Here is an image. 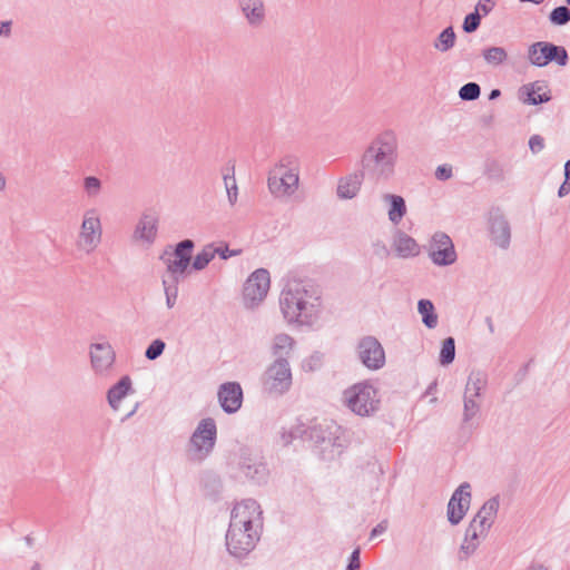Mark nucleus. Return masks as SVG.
<instances>
[{
  "mask_svg": "<svg viewBox=\"0 0 570 570\" xmlns=\"http://www.w3.org/2000/svg\"><path fill=\"white\" fill-rule=\"evenodd\" d=\"M521 2H531L534 4H541L544 0H520Z\"/></svg>",
  "mask_w": 570,
  "mask_h": 570,
  "instance_id": "nucleus-59",
  "label": "nucleus"
},
{
  "mask_svg": "<svg viewBox=\"0 0 570 570\" xmlns=\"http://www.w3.org/2000/svg\"><path fill=\"white\" fill-rule=\"evenodd\" d=\"M238 8L253 28L261 27L265 21L266 9L263 0H238Z\"/></svg>",
  "mask_w": 570,
  "mask_h": 570,
  "instance_id": "nucleus-19",
  "label": "nucleus"
},
{
  "mask_svg": "<svg viewBox=\"0 0 570 570\" xmlns=\"http://www.w3.org/2000/svg\"><path fill=\"white\" fill-rule=\"evenodd\" d=\"M292 385V372L286 357L276 358L264 374V389L271 393L281 395Z\"/></svg>",
  "mask_w": 570,
  "mask_h": 570,
  "instance_id": "nucleus-7",
  "label": "nucleus"
},
{
  "mask_svg": "<svg viewBox=\"0 0 570 570\" xmlns=\"http://www.w3.org/2000/svg\"><path fill=\"white\" fill-rule=\"evenodd\" d=\"M6 188V177L0 173V191Z\"/></svg>",
  "mask_w": 570,
  "mask_h": 570,
  "instance_id": "nucleus-58",
  "label": "nucleus"
},
{
  "mask_svg": "<svg viewBox=\"0 0 570 570\" xmlns=\"http://www.w3.org/2000/svg\"><path fill=\"white\" fill-rule=\"evenodd\" d=\"M568 6H570V0H564Z\"/></svg>",
  "mask_w": 570,
  "mask_h": 570,
  "instance_id": "nucleus-64",
  "label": "nucleus"
},
{
  "mask_svg": "<svg viewBox=\"0 0 570 570\" xmlns=\"http://www.w3.org/2000/svg\"><path fill=\"white\" fill-rule=\"evenodd\" d=\"M357 355L361 363L368 370H380L385 365V352L374 336H364L357 343Z\"/></svg>",
  "mask_w": 570,
  "mask_h": 570,
  "instance_id": "nucleus-12",
  "label": "nucleus"
},
{
  "mask_svg": "<svg viewBox=\"0 0 570 570\" xmlns=\"http://www.w3.org/2000/svg\"><path fill=\"white\" fill-rule=\"evenodd\" d=\"M417 311L422 316L423 324L432 330L438 325V314L435 313V308L433 303L430 299H420L417 303Z\"/></svg>",
  "mask_w": 570,
  "mask_h": 570,
  "instance_id": "nucleus-31",
  "label": "nucleus"
},
{
  "mask_svg": "<svg viewBox=\"0 0 570 570\" xmlns=\"http://www.w3.org/2000/svg\"><path fill=\"white\" fill-rule=\"evenodd\" d=\"M509 169L507 166L495 158H488L484 161V176L495 183H502L507 178Z\"/></svg>",
  "mask_w": 570,
  "mask_h": 570,
  "instance_id": "nucleus-29",
  "label": "nucleus"
},
{
  "mask_svg": "<svg viewBox=\"0 0 570 570\" xmlns=\"http://www.w3.org/2000/svg\"><path fill=\"white\" fill-rule=\"evenodd\" d=\"M455 39L456 35L454 32V29L452 26H449L448 28L442 30L441 33L435 39L434 48L440 50L441 52H446L454 47Z\"/></svg>",
  "mask_w": 570,
  "mask_h": 570,
  "instance_id": "nucleus-34",
  "label": "nucleus"
},
{
  "mask_svg": "<svg viewBox=\"0 0 570 570\" xmlns=\"http://www.w3.org/2000/svg\"><path fill=\"white\" fill-rule=\"evenodd\" d=\"M102 228L101 222L96 209H89L85 213L79 233V245L91 253L101 242Z\"/></svg>",
  "mask_w": 570,
  "mask_h": 570,
  "instance_id": "nucleus-13",
  "label": "nucleus"
},
{
  "mask_svg": "<svg viewBox=\"0 0 570 570\" xmlns=\"http://www.w3.org/2000/svg\"><path fill=\"white\" fill-rule=\"evenodd\" d=\"M542 89L541 86H539V82L531 83L530 86H522L519 90L520 95H525L527 97L523 98V102L532 106H537L540 104L548 102L551 99V96L549 92L539 94V91Z\"/></svg>",
  "mask_w": 570,
  "mask_h": 570,
  "instance_id": "nucleus-27",
  "label": "nucleus"
},
{
  "mask_svg": "<svg viewBox=\"0 0 570 570\" xmlns=\"http://www.w3.org/2000/svg\"><path fill=\"white\" fill-rule=\"evenodd\" d=\"M296 165L293 156H285L271 171L267 184L272 194H292L298 184V174L292 166Z\"/></svg>",
  "mask_w": 570,
  "mask_h": 570,
  "instance_id": "nucleus-5",
  "label": "nucleus"
},
{
  "mask_svg": "<svg viewBox=\"0 0 570 570\" xmlns=\"http://www.w3.org/2000/svg\"><path fill=\"white\" fill-rule=\"evenodd\" d=\"M481 95V87L476 82H468L459 90V97L463 101L476 100Z\"/></svg>",
  "mask_w": 570,
  "mask_h": 570,
  "instance_id": "nucleus-41",
  "label": "nucleus"
},
{
  "mask_svg": "<svg viewBox=\"0 0 570 570\" xmlns=\"http://www.w3.org/2000/svg\"><path fill=\"white\" fill-rule=\"evenodd\" d=\"M294 345V340L287 334H278L274 338L273 344V355L278 357H286L288 356L292 347Z\"/></svg>",
  "mask_w": 570,
  "mask_h": 570,
  "instance_id": "nucleus-33",
  "label": "nucleus"
},
{
  "mask_svg": "<svg viewBox=\"0 0 570 570\" xmlns=\"http://www.w3.org/2000/svg\"><path fill=\"white\" fill-rule=\"evenodd\" d=\"M549 21L553 26H564L570 22V8L567 6H559L551 10Z\"/></svg>",
  "mask_w": 570,
  "mask_h": 570,
  "instance_id": "nucleus-40",
  "label": "nucleus"
},
{
  "mask_svg": "<svg viewBox=\"0 0 570 570\" xmlns=\"http://www.w3.org/2000/svg\"><path fill=\"white\" fill-rule=\"evenodd\" d=\"M217 439L216 422L212 417L203 419L190 436V445L198 459L206 458L214 449Z\"/></svg>",
  "mask_w": 570,
  "mask_h": 570,
  "instance_id": "nucleus-10",
  "label": "nucleus"
},
{
  "mask_svg": "<svg viewBox=\"0 0 570 570\" xmlns=\"http://www.w3.org/2000/svg\"><path fill=\"white\" fill-rule=\"evenodd\" d=\"M130 390L131 379L128 375H125L107 392V400L110 407L117 411L119 409L120 401L128 394Z\"/></svg>",
  "mask_w": 570,
  "mask_h": 570,
  "instance_id": "nucleus-25",
  "label": "nucleus"
},
{
  "mask_svg": "<svg viewBox=\"0 0 570 570\" xmlns=\"http://www.w3.org/2000/svg\"><path fill=\"white\" fill-rule=\"evenodd\" d=\"M488 230L491 242L507 249L511 243V226L500 207H492L488 213Z\"/></svg>",
  "mask_w": 570,
  "mask_h": 570,
  "instance_id": "nucleus-11",
  "label": "nucleus"
},
{
  "mask_svg": "<svg viewBox=\"0 0 570 570\" xmlns=\"http://www.w3.org/2000/svg\"><path fill=\"white\" fill-rule=\"evenodd\" d=\"M216 252L212 244L206 245L190 262V271H203L214 259Z\"/></svg>",
  "mask_w": 570,
  "mask_h": 570,
  "instance_id": "nucleus-32",
  "label": "nucleus"
},
{
  "mask_svg": "<svg viewBox=\"0 0 570 570\" xmlns=\"http://www.w3.org/2000/svg\"><path fill=\"white\" fill-rule=\"evenodd\" d=\"M322 357L320 354L312 355L308 360H306L303 364L304 367H308L309 371H314L321 366Z\"/></svg>",
  "mask_w": 570,
  "mask_h": 570,
  "instance_id": "nucleus-48",
  "label": "nucleus"
},
{
  "mask_svg": "<svg viewBox=\"0 0 570 570\" xmlns=\"http://www.w3.org/2000/svg\"><path fill=\"white\" fill-rule=\"evenodd\" d=\"M494 3L492 4H485L479 2L475 7V10L473 12H470L465 16L462 24V29L466 33H472L476 31L481 24V14L479 11H482L484 16H487L491 10L493 9Z\"/></svg>",
  "mask_w": 570,
  "mask_h": 570,
  "instance_id": "nucleus-26",
  "label": "nucleus"
},
{
  "mask_svg": "<svg viewBox=\"0 0 570 570\" xmlns=\"http://www.w3.org/2000/svg\"><path fill=\"white\" fill-rule=\"evenodd\" d=\"M399 158V140L394 130L385 129L376 135L360 159V169L376 180H387L395 171Z\"/></svg>",
  "mask_w": 570,
  "mask_h": 570,
  "instance_id": "nucleus-1",
  "label": "nucleus"
},
{
  "mask_svg": "<svg viewBox=\"0 0 570 570\" xmlns=\"http://www.w3.org/2000/svg\"><path fill=\"white\" fill-rule=\"evenodd\" d=\"M194 247V240L187 238L177 243L174 252L169 254L168 257H166L167 252L160 256V259L166 264V269L169 275L183 276L188 271Z\"/></svg>",
  "mask_w": 570,
  "mask_h": 570,
  "instance_id": "nucleus-9",
  "label": "nucleus"
},
{
  "mask_svg": "<svg viewBox=\"0 0 570 570\" xmlns=\"http://www.w3.org/2000/svg\"><path fill=\"white\" fill-rule=\"evenodd\" d=\"M165 348L166 343L160 338H156L147 346L145 351V357L149 361H155L161 356Z\"/></svg>",
  "mask_w": 570,
  "mask_h": 570,
  "instance_id": "nucleus-43",
  "label": "nucleus"
},
{
  "mask_svg": "<svg viewBox=\"0 0 570 570\" xmlns=\"http://www.w3.org/2000/svg\"><path fill=\"white\" fill-rule=\"evenodd\" d=\"M570 194V179L564 178L563 183L558 189V196L560 198L566 197Z\"/></svg>",
  "mask_w": 570,
  "mask_h": 570,
  "instance_id": "nucleus-50",
  "label": "nucleus"
},
{
  "mask_svg": "<svg viewBox=\"0 0 570 570\" xmlns=\"http://www.w3.org/2000/svg\"><path fill=\"white\" fill-rule=\"evenodd\" d=\"M429 256L438 266H449L456 262V252L448 234L436 232L432 236Z\"/></svg>",
  "mask_w": 570,
  "mask_h": 570,
  "instance_id": "nucleus-14",
  "label": "nucleus"
},
{
  "mask_svg": "<svg viewBox=\"0 0 570 570\" xmlns=\"http://www.w3.org/2000/svg\"><path fill=\"white\" fill-rule=\"evenodd\" d=\"M564 178L570 179V159L564 164Z\"/></svg>",
  "mask_w": 570,
  "mask_h": 570,
  "instance_id": "nucleus-56",
  "label": "nucleus"
},
{
  "mask_svg": "<svg viewBox=\"0 0 570 570\" xmlns=\"http://www.w3.org/2000/svg\"><path fill=\"white\" fill-rule=\"evenodd\" d=\"M313 295L301 281L289 282L281 293L282 313L289 323H307L315 312Z\"/></svg>",
  "mask_w": 570,
  "mask_h": 570,
  "instance_id": "nucleus-3",
  "label": "nucleus"
},
{
  "mask_svg": "<svg viewBox=\"0 0 570 570\" xmlns=\"http://www.w3.org/2000/svg\"><path fill=\"white\" fill-rule=\"evenodd\" d=\"M283 439H284L285 444H288L294 439V434L292 432H289L288 436H286V434L284 433Z\"/></svg>",
  "mask_w": 570,
  "mask_h": 570,
  "instance_id": "nucleus-57",
  "label": "nucleus"
},
{
  "mask_svg": "<svg viewBox=\"0 0 570 570\" xmlns=\"http://www.w3.org/2000/svg\"><path fill=\"white\" fill-rule=\"evenodd\" d=\"M501 96L500 89H492L489 94V100H494Z\"/></svg>",
  "mask_w": 570,
  "mask_h": 570,
  "instance_id": "nucleus-53",
  "label": "nucleus"
},
{
  "mask_svg": "<svg viewBox=\"0 0 570 570\" xmlns=\"http://www.w3.org/2000/svg\"><path fill=\"white\" fill-rule=\"evenodd\" d=\"M499 497L487 500L472 520L479 525L480 534H487L491 529L499 510Z\"/></svg>",
  "mask_w": 570,
  "mask_h": 570,
  "instance_id": "nucleus-20",
  "label": "nucleus"
},
{
  "mask_svg": "<svg viewBox=\"0 0 570 570\" xmlns=\"http://www.w3.org/2000/svg\"><path fill=\"white\" fill-rule=\"evenodd\" d=\"M360 556H361L360 548L354 549L350 556L346 570H360V568H361Z\"/></svg>",
  "mask_w": 570,
  "mask_h": 570,
  "instance_id": "nucleus-46",
  "label": "nucleus"
},
{
  "mask_svg": "<svg viewBox=\"0 0 570 570\" xmlns=\"http://www.w3.org/2000/svg\"><path fill=\"white\" fill-rule=\"evenodd\" d=\"M482 56L487 63L499 66L507 61L508 53L503 47H489L482 50Z\"/></svg>",
  "mask_w": 570,
  "mask_h": 570,
  "instance_id": "nucleus-36",
  "label": "nucleus"
},
{
  "mask_svg": "<svg viewBox=\"0 0 570 570\" xmlns=\"http://www.w3.org/2000/svg\"><path fill=\"white\" fill-rule=\"evenodd\" d=\"M384 199L390 203L389 219L393 224H399L406 214L404 198L399 195L386 194Z\"/></svg>",
  "mask_w": 570,
  "mask_h": 570,
  "instance_id": "nucleus-30",
  "label": "nucleus"
},
{
  "mask_svg": "<svg viewBox=\"0 0 570 570\" xmlns=\"http://www.w3.org/2000/svg\"><path fill=\"white\" fill-rule=\"evenodd\" d=\"M479 2L485 3V4H492L493 3L491 0H480Z\"/></svg>",
  "mask_w": 570,
  "mask_h": 570,
  "instance_id": "nucleus-63",
  "label": "nucleus"
},
{
  "mask_svg": "<svg viewBox=\"0 0 570 570\" xmlns=\"http://www.w3.org/2000/svg\"><path fill=\"white\" fill-rule=\"evenodd\" d=\"M83 188L88 196H97L101 189V181L95 176H88L83 179Z\"/></svg>",
  "mask_w": 570,
  "mask_h": 570,
  "instance_id": "nucleus-44",
  "label": "nucleus"
},
{
  "mask_svg": "<svg viewBox=\"0 0 570 570\" xmlns=\"http://www.w3.org/2000/svg\"><path fill=\"white\" fill-rule=\"evenodd\" d=\"M529 570H548V568L541 563L533 562L530 564Z\"/></svg>",
  "mask_w": 570,
  "mask_h": 570,
  "instance_id": "nucleus-54",
  "label": "nucleus"
},
{
  "mask_svg": "<svg viewBox=\"0 0 570 570\" xmlns=\"http://www.w3.org/2000/svg\"><path fill=\"white\" fill-rule=\"evenodd\" d=\"M137 407H138V404H136L134 410L126 415V419L130 417L136 412Z\"/></svg>",
  "mask_w": 570,
  "mask_h": 570,
  "instance_id": "nucleus-62",
  "label": "nucleus"
},
{
  "mask_svg": "<svg viewBox=\"0 0 570 570\" xmlns=\"http://www.w3.org/2000/svg\"><path fill=\"white\" fill-rule=\"evenodd\" d=\"M214 250H217L216 255H218L222 259H227L239 253V250H230L227 245L225 247H214Z\"/></svg>",
  "mask_w": 570,
  "mask_h": 570,
  "instance_id": "nucleus-49",
  "label": "nucleus"
},
{
  "mask_svg": "<svg viewBox=\"0 0 570 570\" xmlns=\"http://www.w3.org/2000/svg\"><path fill=\"white\" fill-rule=\"evenodd\" d=\"M115 351L109 343H95L90 346L91 365L96 372H105L115 362Z\"/></svg>",
  "mask_w": 570,
  "mask_h": 570,
  "instance_id": "nucleus-18",
  "label": "nucleus"
},
{
  "mask_svg": "<svg viewBox=\"0 0 570 570\" xmlns=\"http://www.w3.org/2000/svg\"><path fill=\"white\" fill-rule=\"evenodd\" d=\"M170 282L163 279L164 292L166 295V305L168 308H173L178 297V284L181 276L169 275Z\"/></svg>",
  "mask_w": 570,
  "mask_h": 570,
  "instance_id": "nucleus-35",
  "label": "nucleus"
},
{
  "mask_svg": "<svg viewBox=\"0 0 570 570\" xmlns=\"http://www.w3.org/2000/svg\"><path fill=\"white\" fill-rule=\"evenodd\" d=\"M365 176L366 175L363 174L362 169H358L345 177H342L338 180L337 190H336L338 198H341V199L354 198L358 194Z\"/></svg>",
  "mask_w": 570,
  "mask_h": 570,
  "instance_id": "nucleus-21",
  "label": "nucleus"
},
{
  "mask_svg": "<svg viewBox=\"0 0 570 570\" xmlns=\"http://www.w3.org/2000/svg\"><path fill=\"white\" fill-rule=\"evenodd\" d=\"M544 138L540 135H532L529 139V148L532 154L537 155L544 149Z\"/></svg>",
  "mask_w": 570,
  "mask_h": 570,
  "instance_id": "nucleus-45",
  "label": "nucleus"
},
{
  "mask_svg": "<svg viewBox=\"0 0 570 570\" xmlns=\"http://www.w3.org/2000/svg\"><path fill=\"white\" fill-rule=\"evenodd\" d=\"M218 401L223 411L227 414L237 412L243 403V390L237 382L223 383L218 389Z\"/></svg>",
  "mask_w": 570,
  "mask_h": 570,
  "instance_id": "nucleus-17",
  "label": "nucleus"
},
{
  "mask_svg": "<svg viewBox=\"0 0 570 570\" xmlns=\"http://www.w3.org/2000/svg\"><path fill=\"white\" fill-rule=\"evenodd\" d=\"M471 485L463 482L453 492L448 503L446 517L452 525L459 524L465 517L471 502Z\"/></svg>",
  "mask_w": 570,
  "mask_h": 570,
  "instance_id": "nucleus-15",
  "label": "nucleus"
},
{
  "mask_svg": "<svg viewBox=\"0 0 570 570\" xmlns=\"http://www.w3.org/2000/svg\"><path fill=\"white\" fill-rule=\"evenodd\" d=\"M385 530H386V522L383 521L372 529L371 538L382 534Z\"/></svg>",
  "mask_w": 570,
  "mask_h": 570,
  "instance_id": "nucleus-52",
  "label": "nucleus"
},
{
  "mask_svg": "<svg viewBox=\"0 0 570 570\" xmlns=\"http://www.w3.org/2000/svg\"><path fill=\"white\" fill-rule=\"evenodd\" d=\"M30 570H41V566H40V563H39V562H35V563L31 566Z\"/></svg>",
  "mask_w": 570,
  "mask_h": 570,
  "instance_id": "nucleus-60",
  "label": "nucleus"
},
{
  "mask_svg": "<svg viewBox=\"0 0 570 570\" xmlns=\"http://www.w3.org/2000/svg\"><path fill=\"white\" fill-rule=\"evenodd\" d=\"M488 384V377L484 372L472 371L468 376L464 395L472 397H480L481 391L485 389Z\"/></svg>",
  "mask_w": 570,
  "mask_h": 570,
  "instance_id": "nucleus-28",
  "label": "nucleus"
},
{
  "mask_svg": "<svg viewBox=\"0 0 570 570\" xmlns=\"http://www.w3.org/2000/svg\"><path fill=\"white\" fill-rule=\"evenodd\" d=\"M234 171L235 166L233 164L230 168H227V171L223 174V179L226 186L227 197L230 205H235V203L237 202V185Z\"/></svg>",
  "mask_w": 570,
  "mask_h": 570,
  "instance_id": "nucleus-38",
  "label": "nucleus"
},
{
  "mask_svg": "<svg viewBox=\"0 0 570 570\" xmlns=\"http://www.w3.org/2000/svg\"><path fill=\"white\" fill-rule=\"evenodd\" d=\"M317 438V442H321V444H324L323 446V453L327 450V445H331L332 446V450H331V453L330 455H323L324 459H332L334 458L335 454H341L342 453V443L340 442V438H325V436H322L320 438L318 435H316Z\"/></svg>",
  "mask_w": 570,
  "mask_h": 570,
  "instance_id": "nucleus-42",
  "label": "nucleus"
},
{
  "mask_svg": "<svg viewBox=\"0 0 570 570\" xmlns=\"http://www.w3.org/2000/svg\"><path fill=\"white\" fill-rule=\"evenodd\" d=\"M158 230V218L154 214H144L139 219L134 237L148 244H153L156 239Z\"/></svg>",
  "mask_w": 570,
  "mask_h": 570,
  "instance_id": "nucleus-22",
  "label": "nucleus"
},
{
  "mask_svg": "<svg viewBox=\"0 0 570 570\" xmlns=\"http://www.w3.org/2000/svg\"><path fill=\"white\" fill-rule=\"evenodd\" d=\"M485 323L488 325V328L490 331L491 334L494 333V325H493V321L490 316L485 317Z\"/></svg>",
  "mask_w": 570,
  "mask_h": 570,
  "instance_id": "nucleus-55",
  "label": "nucleus"
},
{
  "mask_svg": "<svg viewBox=\"0 0 570 570\" xmlns=\"http://www.w3.org/2000/svg\"><path fill=\"white\" fill-rule=\"evenodd\" d=\"M455 358V341L452 336L444 338L442 342L439 362L445 366L451 364Z\"/></svg>",
  "mask_w": 570,
  "mask_h": 570,
  "instance_id": "nucleus-37",
  "label": "nucleus"
},
{
  "mask_svg": "<svg viewBox=\"0 0 570 570\" xmlns=\"http://www.w3.org/2000/svg\"><path fill=\"white\" fill-rule=\"evenodd\" d=\"M436 386V382H433L426 390V393H431V391H433V389Z\"/></svg>",
  "mask_w": 570,
  "mask_h": 570,
  "instance_id": "nucleus-61",
  "label": "nucleus"
},
{
  "mask_svg": "<svg viewBox=\"0 0 570 570\" xmlns=\"http://www.w3.org/2000/svg\"><path fill=\"white\" fill-rule=\"evenodd\" d=\"M480 412V404L476 402V397L470 395L463 396V415L462 423H469Z\"/></svg>",
  "mask_w": 570,
  "mask_h": 570,
  "instance_id": "nucleus-39",
  "label": "nucleus"
},
{
  "mask_svg": "<svg viewBox=\"0 0 570 570\" xmlns=\"http://www.w3.org/2000/svg\"><path fill=\"white\" fill-rule=\"evenodd\" d=\"M452 175H453L452 167L449 165L438 166V168L435 170V177L439 180H448L452 177Z\"/></svg>",
  "mask_w": 570,
  "mask_h": 570,
  "instance_id": "nucleus-47",
  "label": "nucleus"
},
{
  "mask_svg": "<svg viewBox=\"0 0 570 570\" xmlns=\"http://www.w3.org/2000/svg\"><path fill=\"white\" fill-rule=\"evenodd\" d=\"M528 58L535 67H544L550 62L564 67L569 61V55L564 47L548 41H538L529 46Z\"/></svg>",
  "mask_w": 570,
  "mask_h": 570,
  "instance_id": "nucleus-6",
  "label": "nucleus"
},
{
  "mask_svg": "<svg viewBox=\"0 0 570 570\" xmlns=\"http://www.w3.org/2000/svg\"><path fill=\"white\" fill-rule=\"evenodd\" d=\"M11 33V21H2L0 23V36L9 37Z\"/></svg>",
  "mask_w": 570,
  "mask_h": 570,
  "instance_id": "nucleus-51",
  "label": "nucleus"
},
{
  "mask_svg": "<svg viewBox=\"0 0 570 570\" xmlns=\"http://www.w3.org/2000/svg\"><path fill=\"white\" fill-rule=\"evenodd\" d=\"M239 470L243 474L256 484L266 483L268 479V469L257 455L243 452L239 460Z\"/></svg>",
  "mask_w": 570,
  "mask_h": 570,
  "instance_id": "nucleus-16",
  "label": "nucleus"
},
{
  "mask_svg": "<svg viewBox=\"0 0 570 570\" xmlns=\"http://www.w3.org/2000/svg\"><path fill=\"white\" fill-rule=\"evenodd\" d=\"M271 285L269 272L265 268L254 271L246 279L243 299L247 308L257 306L266 297Z\"/></svg>",
  "mask_w": 570,
  "mask_h": 570,
  "instance_id": "nucleus-8",
  "label": "nucleus"
},
{
  "mask_svg": "<svg viewBox=\"0 0 570 570\" xmlns=\"http://www.w3.org/2000/svg\"><path fill=\"white\" fill-rule=\"evenodd\" d=\"M480 535L479 525L475 524V520H471L465 530L464 540L460 547V552L463 553V556H460V560H465L475 552L479 547L478 539Z\"/></svg>",
  "mask_w": 570,
  "mask_h": 570,
  "instance_id": "nucleus-24",
  "label": "nucleus"
},
{
  "mask_svg": "<svg viewBox=\"0 0 570 570\" xmlns=\"http://www.w3.org/2000/svg\"><path fill=\"white\" fill-rule=\"evenodd\" d=\"M394 247L396 255L402 258L415 257L420 254L416 240L401 230L395 237Z\"/></svg>",
  "mask_w": 570,
  "mask_h": 570,
  "instance_id": "nucleus-23",
  "label": "nucleus"
},
{
  "mask_svg": "<svg viewBox=\"0 0 570 570\" xmlns=\"http://www.w3.org/2000/svg\"><path fill=\"white\" fill-rule=\"evenodd\" d=\"M344 399L347 407L362 417L374 415L381 405L379 391L370 381L358 382L346 389Z\"/></svg>",
  "mask_w": 570,
  "mask_h": 570,
  "instance_id": "nucleus-4",
  "label": "nucleus"
},
{
  "mask_svg": "<svg viewBox=\"0 0 570 570\" xmlns=\"http://www.w3.org/2000/svg\"><path fill=\"white\" fill-rule=\"evenodd\" d=\"M259 509L254 500L235 505L226 533V548L230 556L242 559L256 546L259 537L253 529V514Z\"/></svg>",
  "mask_w": 570,
  "mask_h": 570,
  "instance_id": "nucleus-2",
  "label": "nucleus"
}]
</instances>
